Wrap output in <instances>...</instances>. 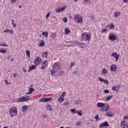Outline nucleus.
Wrapping results in <instances>:
<instances>
[{"label": "nucleus", "instance_id": "nucleus-1", "mask_svg": "<svg viewBox=\"0 0 128 128\" xmlns=\"http://www.w3.org/2000/svg\"><path fill=\"white\" fill-rule=\"evenodd\" d=\"M9 114L10 118H14L18 114V108L14 106H12L9 111Z\"/></svg>", "mask_w": 128, "mask_h": 128}, {"label": "nucleus", "instance_id": "nucleus-2", "mask_svg": "<svg viewBox=\"0 0 128 128\" xmlns=\"http://www.w3.org/2000/svg\"><path fill=\"white\" fill-rule=\"evenodd\" d=\"M74 20L76 24H81L82 22V17L78 14H76L74 16Z\"/></svg>", "mask_w": 128, "mask_h": 128}, {"label": "nucleus", "instance_id": "nucleus-3", "mask_svg": "<svg viewBox=\"0 0 128 128\" xmlns=\"http://www.w3.org/2000/svg\"><path fill=\"white\" fill-rule=\"evenodd\" d=\"M30 100V96H26V97L23 96L20 98H18L17 100L18 102H28Z\"/></svg>", "mask_w": 128, "mask_h": 128}, {"label": "nucleus", "instance_id": "nucleus-4", "mask_svg": "<svg viewBox=\"0 0 128 128\" xmlns=\"http://www.w3.org/2000/svg\"><path fill=\"white\" fill-rule=\"evenodd\" d=\"M116 38H118V36L116 35H114L112 33L108 34V40H110L114 42V40H116Z\"/></svg>", "mask_w": 128, "mask_h": 128}, {"label": "nucleus", "instance_id": "nucleus-5", "mask_svg": "<svg viewBox=\"0 0 128 128\" xmlns=\"http://www.w3.org/2000/svg\"><path fill=\"white\" fill-rule=\"evenodd\" d=\"M52 68L54 70H60V64L59 62H56L54 64Z\"/></svg>", "mask_w": 128, "mask_h": 128}, {"label": "nucleus", "instance_id": "nucleus-6", "mask_svg": "<svg viewBox=\"0 0 128 128\" xmlns=\"http://www.w3.org/2000/svg\"><path fill=\"white\" fill-rule=\"evenodd\" d=\"M50 100H52V98H43L40 102H50Z\"/></svg>", "mask_w": 128, "mask_h": 128}, {"label": "nucleus", "instance_id": "nucleus-7", "mask_svg": "<svg viewBox=\"0 0 128 128\" xmlns=\"http://www.w3.org/2000/svg\"><path fill=\"white\" fill-rule=\"evenodd\" d=\"M111 56H113V58H116V62L118 60V58H120V54H118L116 52L112 53Z\"/></svg>", "mask_w": 128, "mask_h": 128}, {"label": "nucleus", "instance_id": "nucleus-8", "mask_svg": "<svg viewBox=\"0 0 128 128\" xmlns=\"http://www.w3.org/2000/svg\"><path fill=\"white\" fill-rule=\"evenodd\" d=\"M110 110V106L108 104H104L103 108H102V112H108Z\"/></svg>", "mask_w": 128, "mask_h": 128}, {"label": "nucleus", "instance_id": "nucleus-9", "mask_svg": "<svg viewBox=\"0 0 128 128\" xmlns=\"http://www.w3.org/2000/svg\"><path fill=\"white\" fill-rule=\"evenodd\" d=\"M116 70H118L116 65L114 64L110 65V70H111V72H116Z\"/></svg>", "mask_w": 128, "mask_h": 128}, {"label": "nucleus", "instance_id": "nucleus-10", "mask_svg": "<svg viewBox=\"0 0 128 128\" xmlns=\"http://www.w3.org/2000/svg\"><path fill=\"white\" fill-rule=\"evenodd\" d=\"M34 62L35 64H36V66H38V64H40V62H42V59H40L38 57H36L34 60Z\"/></svg>", "mask_w": 128, "mask_h": 128}, {"label": "nucleus", "instance_id": "nucleus-11", "mask_svg": "<svg viewBox=\"0 0 128 128\" xmlns=\"http://www.w3.org/2000/svg\"><path fill=\"white\" fill-rule=\"evenodd\" d=\"M121 128H128V123H126V122L122 121L121 123Z\"/></svg>", "mask_w": 128, "mask_h": 128}, {"label": "nucleus", "instance_id": "nucleus-12", "mask_svg": "<svg viewBox=\"0 0 128 128\" xmlns=\"http://www.w3.org/2000/svg\"><path fill=\"white\" fill-rule=\"evenodd\" d=\"M109 126L110 124H108V122H105L100 124V128H103V126Z\"/></svg>", "mask_w": 128, "mask_h": 128}, {"label": "nucleus", "instance_id": "nucleus-13", "mask_svg": "<svg viewBox=\"0 0 128 128\" xmlns=\"http://www.w3.org/2000/svg\"><path fill=\"white\" fill-rule=\"evenodd\" d=\"M50 72H51V75L52 76H56V69H52L50 70Z\"/></svg>", "mask_w": 128, "mask_h": 128}, {"label": "nucleus", "instance_id": "nucleus-14", "mask_svg": "<svg viewBox=\"0 0 128 128\" xmlns=\"http://www.w3.org/2000/svg\"><path fill=\"white\" fill-rule=\"evenodd\" d=\"M96 106H98V108H100L101 110H102L103 107L104 106V104L102 102H98Z\"/></svg>", "mask_w": 128, "mask_h": 128}, {"label": "nucleus", "instance_id": "nucleus-15", "mask_svg": "<svg viewBox=\"0 0 128 128\" xmlns=\"http://www.w3.org/2000/svg\"><path fill=\"white\" fill-rule=\"evenodd\" d=\"M108 70H106V68H104L102 72H101V74L102 76H106V74H108Z\"/></svg>", "mask_w": 128, "mask_h": 128}, {"label": "nucleus", "instance_id": "nucleus-16", "mask_svg": "<svg viewBox=\"0 0 128 128\" xmlns=\"http://www.w3.org/2000/svg\"><path fill=\"white\" fill-rule=\"evenodd\" d=\"M77 46H78L80 48H84V45L86 44L84 43H82L80 42H76Z\"/></svg>", "mask_w": 128, "mask_h": 128}, {"label": "nucleus", "instance_id": "nucleus-17", "mask_svg": "<svg viewBox=\"0 0 128 128\" xmlns=\"http://www.w3.org/2000/svg\"><path fill=\"white\" fill-rule=\"evenodd\" d=\"M99 80H100V82H104V84H108V80H106L100 77H99Z\"/></svg>", "mask_w": 128, "mask_h": 128}, {"label": "nucleus", "instance_id": "nucleus-18", "mask_svg": "<svg viewBox=\"0 0 128 128\" xmlns=\"http://www.w3.org/2000/svg\"><path fill=\"white\" fill-rule=\"evenodd\" d=\"M34 91V89L32 88H29V92L26 93V94H32Z\"/></svg>", "mask_w": 128, "mask_h": 128}, {"label": "nucleus", "instance_id": "nucleus-19", "mask_svg": "<svg viewBox=\"0 0 128 128\" xmlns=\"http://www.w3.org/2000/svg\"><path fill=\"white\" fill-rule=\"evenodd\" d=\"M106 116H108L109 118H112L114 116V114L112 112H108L105 114Z\"/></svg>", "mask_w": 128, "mask_h": 128}, {"label": "nucleus", "instance_id": "nucleus-20", "mask_svg": "<svg viewBox=\"0 0 128 128\" xmlns=\"http://www.w3.org/2000/svg\"><path fill=\"white\" fill-rule=\"evenodd\" d=\"M58 102L60 103L62 102H64V98L62 97V96H60L58 99Z\"/></svg>", "mask_w": 128, "mask_h": 128}, {"label": "nucleus", "instance_id": "nucleus-21", "mask_svg": "<svg viewBox=\"0 0 128 128\" xmlns=\"http://www.w3.org/2000/svg\"><path fill=\"white\" fill-rule=\"evenodd\" d=\"M28 106L26 105H24L22 107V111L23 112H26V110H28Z\"/></svg>", "mask_w": 128, "mask_h": 128}, {"label": "nucleus", "instance_id": "nucleus-22", "mask_svg": "<svg viewBox=\"0 0 128 128\" xmlns=\"http://www.w3.org/2000/svg\"><path fill=\"white\" fill-rule=\"evenodd\" d=\"M118 90H120V87L118 86H114L112 88V90H116V92H118Z\"/></svg>", "mask_w": 128, "mask_h": 128}, {"label": "nucleus", "instance_id": "nucleus-23", "mask_svg": "<svg viewBox=\"0 0 128 128\" xmlns=\"http://www.w3.org/2000/svg\"><path fill=\"white\" fill-rule=\"evenodd\" d=\"M36 65H32V66H29V70H28V72H30V70H34L36 68Z\"/></svg>", "mask_w": 128, "mask_h": 128}, {"label": "nucleus", "instance_id": "nucleus-24", "mask_svg": "<svg viewBox=\"0 0 128 128\" xmlns=\"http://www.w3.org/2000/svg\"><path fill=\"white\" fill-rule=\"evenodd\" d=\"M4 32H8V34H14V30H4Z\"/></svg>", "mask_w": 128, "mask_h": 128}, {"label": "nucleus", "instance_id": "nucleus-25", "mask_svg": "<svg viewBox=\"0 0 128 128\" xmlns=\"http://www.w3.org/2000/svg\"><path fill=\"white\" fill-rule=\"evenodd\" d=\"M42 36H45V38H48V32H42Z\"/></svg>", "mask_w": 128, "mask_h": 128}, {"label": "nucleus", "instance_id": "nucleus-26", "mask_svg": "<svg viewBox=\"0 0 128 128\" xmlns=\"http://www.w3.org/2000/svg\"><path fill=\"white\" fill-rule=\"evenodd\" d=\"M86 40H87L88 41L90 40V34H88V33H86Z\"/></svg>", "mask_w": 128, "mask_h": 128}, {"label": "nucleus", "instance_id": "nucleus-27", "mask_svg": "<svg viewBox=\"0 0 128 128\" xmlns=\"http://www.w3.org/2000/svg\"><path fill=\"white\" fill-rule=\"evenodd\" d=\"M26 54L28 58H30V50H27L26 51Z\"/></svg>", "mask_w": 128, "mask_h": 128}, {"label": "nucleus", "instance_id": "nucleus-28", "mask_svg": "<svg viewBox=\"0 0 128 128\" xmlns=\"http://www.w3.org/2000/svg\"><path fill=\"white\" fill-rule=\"evenodd\" d=\"M86 32L82 34V40H86Z\"/></svg>", "mask_w": 128, "mask_h": 128}, {"label": "nucleus", "instance_id": "nucleus-29", "mask_svg": "<svg viewBox=\"0 0 128 128\" xmlns=\"http://www.w3.org/2000/svg\"><path fill=\"white\" fill-rule=\"evenodd\" d=\"M65 32V34H70V29L68 28H66L64 30Z\"/></svg>", "mask_w": 128, "mask_h": 128}, {"label": "nucleus", "instance_id": "nucleus-30", "mask_svg": "<svg viewBox=\"0 0 128 128\" xmlns=\"http://www.w3.org/2000/svg\"><path fill=\"white\" fill-rule=\"evenodd\" d=\"M48 54V52H44V54H42V58H46Z\"/></svg>", "mask_w": 128, "mask_h": 128}, {"label": "nucleus", "instance_id": "nucleus-31", "mask_svg": "<svg viewBox=\"0 0 128 128\" xmlns=\"http://www.w3.org/2000/svg\"><path fill=\"white\" fill-rule=\"evenodd\" d=\"M108 28H110V30H114V24H110L108 26Z\"/></svg>", "mask_w": 128, "mask_h": 128}, {"label": "nucleus", "instance_id": "nucleus-32", "mask_svg": "<svg viewBox=\"0 0 128 128\" xmlns=\"http://www.w3.org/2000/svg\"><path fill=\"white\" fill-rule=\"evenodd\" d=\"M70 112L72 114H77L78 113V110L74 108L70 110Z\"/></svg>", "mask_w": 128, "mask_h": 128}, {"label": "nucleus", "instance_id": "nucleus-33", "mask_svg": "<svg viewBox=\"0 0 128 128\" xmlns=\"http://www.w3.org/2000/svg\"><path fill=\"white\" fill-rule=\"evenodd\" d=\"M47 110H52V106L50 104H48L47 106Z\"/></svg>", "mask_w": 128, "mask_h": 128}, {"label": "nucleus", "instance_id": "nucleus-34", "mask_svg": "<svg viewBox=\"0 0 128 128\" xmlns=\"http://www.w3.org/2000/svg\"><path fill=\"white\" fill-rule=\"evenodd\" d=\"M50 36L52 38H56V33H52Z\"/></svg>", "mask_w": 128, "mask_h": 128}, {"label": "nucleus", "instance_id": "nucleus-35", "mask_svg": "<svg viewBox=\"0 0 128 128\" xmlns=\"http://www.w3.org/2000/svg\"><path fill=\"white\" fill-rule=\"evenodd\" d=\"M48 64H46L42 66L41 67V70H44V68H48Z\"/></svg>", "mask_w": 128, "mask_h": 128}, {"label": "nucleus", "instance_id": "nucleus-36", "mask_svg": "<svg viewBox=\"0 0 128 128\" xmlns=\"http://www.w3.org/2000/svg\"><path fill=\"white\" fill-rule=\"evenodd\" d=\"M0 52L2 54H6V50H5L4 49H0Z\"/></svg>", "mask_w": 128, "mask_h": 128}, {"label": "nucleus", "instance_id": "nucleus-37", "mask_svg": "<svg viewBox=\"0 0 128 128\" xmlns=\"http://www.w3.org/2000/svg\"><path fill=\"white\" fill-rule=\"evenodd\" d=\"M112 96H108L106 99V102H108V100H110L112 99Z\"/></svg>", "mask_w": 128, "mask_h": 128}, {"label": "nucleus", "instance_id": "nucleus-38", "mask_svg": "<svg viewBox=\"0 0 128 128\" xmlns=\"http://www.w3.org/2000/svg\"><path fill=\"white\" fill-rule=\"evenodd\" d=\"M77 114L80 116H82V110L77 111Z\"/></svg>", "mask_w": 128, "mask_h": 128}, {"label": "nucleus", "instance_id": "nucleus-39", "mask_svg": "<svg viewBox=\"0 0 128 128\" xmlns=\"http://www.w3.org/2000/svg\"><path fill=\"white\" fill-rule=\"evenodd\" d=\"M120 13L118 12H115L114 13V15L115 16L116 18H118V16H120Z\"/></svg>", "mask_w": 128, "mask_h": 128}, {"label": "nucleus", "instance_id": "nucleus-40", "mask_svg": "<svg viewBox=\"0 0 128 128\" xmlns=\"http://www.w3.org/2000/svg\"><path fill=\"white\" fill-rule=\"evenodd\" d=\"M66 8V6H64L63 7L60 8V10H61V12H64Z\"/></svg>", "mask_w": 128, "mask_h": 128}, {"label": "nucleus", "instance_id": "nucleus-41", "mask_svg": "<svg viewBox=\"0 0 128 128\" xmlns=\"http://www.w3.org/2000/svg\"><path fill=\"white\" fill-rule=\"evenodd\" d=\"M94 118H96V120H100V117L98 116V115H96L94 116Z\"/></svg>", "mask_w": 128, "mask_h": 128}, {"label": "nucleus", "instance_id": "nucleus-42", "mask_svg": "<svg viewBox=\"0 0 128 128\" xmlns=\"http://www.w3.org/2000/svg\"><path fill=\"white\" fill-rule=\"evenodd\" d=\"M70 102L67 100L66 102H65L64 104V106H68L70 105Z\"/></svg>", "mask_w": 128, "mask_h": 128}, {"label": "nucleus", "instance_id": "nucleus-43", "mask_svg": "<svg viewBox=\"0 0 128 128\" xmlns=\"http://www.w3.org/2000/svg\"><path fill=\"white\" fill-rule=\"evenodd\" d=\"M66 92H63L60 96H62V98H64V96H66Z\"/></svg>", "mask_w": 128, "mask_h": 128}, {"label": "nucleus", "instance_id": "nucleus-44", "mask_svg": "<svg viewBox=\"0 0 128 128\" xmlns=\"http://www.w3.org/2000/svg\"><path fill=\"white\" fill-rule=\"evenodd\" d=\"M50 12H49L46 15V19L48 20V18H50Z\"/></svg>", "mask_w": 128, "mask_h": 128}, {"label": "nucleus", "instance_id": "nucleus-45", "mask_svg": "<svg viewBox=\"0 0 128 128\" xmlns=\"http://www.w3.org/2000/svg\"><path fill=\"white\" fill-rule=\"evenodd\" d=\"M76 104H80V100H77L76 102H75Z\"/></svg>", "mask_w": 128, "mask_h": 128}, {"label": "nucleus", "instance_id": "nucleus-46", "mask_svg": "<svg viewBox=\"0 0 128 128\" xmlns=\"http://www.w3.org/2000/svg\"><path fill=\"white\" fill-rule=\"evenodd\" d=\"M64 22H68V18H65L63 19Z\"/></svg>", "mask_w": 128, "mask_h": 128}, {"label": "nucleus", "instance_id": "nucleus-47", "mask_svg": "<svg viewBox=\"0 0 128 128\" xmlns=\"http://www.w3.org/2000/svg\"><path fill=\"white\" fill-rule=\"evenodd\" d=\"M71 68H72V66H76V62H72L70 64Z\"/></svg>", "mask_w": 128, "mask_h": 128}, {"label": "nucleus", "instance_id": "nucleus-48", "mask_svg": "<svg viewBox=\"0 0 128 128\" xmlns=\"http://www.w3.org/2000/svg\"><path fill=\"white\" fill-rule=\"evenodd\" d=\"M76 126H80V124H82V122H76Z\"/></svg>", "mask_w": 128, "mask_h": 128}, {"label": "nucleus", "instance_id": "nucleus-49", "mask_svg": "<svg viewBox=\"0 0 128 128\" xmlns=\"http://www.w3.org/2000/svg\"><path fill=\"white\" fill-rule=\"evenodd\" d=\"M123 120H128V116H124Z\"/></svg>", "mask_w": 128, "mask_h": 128}, {"label": "nucleus", "instance_id": "nucleus-50", "mask_svg": "<svg viewBox=\"0 0 128 128\" xmlns=\"http://www.w3.org/2000/svg\"><path fill=\"white\" fill-rule=\"evenodd\" d=\"M0 46H6V48H8V44H0Z\"/></svg>", "mask_w": 128, "mask_h": 128}, {"label": "nucleus", "instance_id": "nucleus-51", "mask_svg": "<svg viewBox=\"0 0 128 128\" xmlns=\"http://www.w3.org/2000/svg\"><path fill=\"white\" fill-rule=\"evenodd\" d=\"M104 94H108V92H110V90H104Z\"/></svg>", "mask_w": 128, "mask_h": 128}, {"label": "nucleus", "instance_id": "nucleus-52", "mask_svg": "<svg viewBox=\"0 0 128 128\" xmlns=\"http://www.w3.org/2000/svg\"><path fill=\"white\" fill-rule=\"evenodd\" d=\"M56 12H58H58H62V11L60 10V8H57V9L56 10Z\"/></svg>", "mask_w": 128, "mask_h": 128}, {"label": "nucleus", "instance_id": "nucleus-53", "mask_svg": "<svg viewBox=\"0 0 128 128\" xmlns=\"http://www.w3.org/2000/svg\"><path fill=\"white\" fill-rule=\"evenodd\" d=\"M106 30H108L104 28V29H102V32L104 33V32H106Z\"/></svg>", "mask_w": 128, "mask_h": 128}, {"label": "nucleus", "instance_id": "nucleus-54", "mask_svg": "<svg viewBox=\"0 0 128 128\" xmlns=\"http://www.w3.org/2000/svg\"><path fill=\"white\" fill-rule=\"evenodd\" d=\"M90 20H94V16H90Z\"/></svg>", "mask_w": 128, "mask_h": 128}, {"label": "nucleus", "instance_id": "nucleus-55", "mask_svg": "<svg viewBox=\"0 0 128 128\" xmlns=\"http://www.w3.org/2000/svg\"><path fill=\"white\" fill-rule=\"evenodd\" d=\"M44 42H42L40 43V46H44Z\"/></svg>", "mask_w": 128, "mask_h": 128}, {"label": "nucleus", "instance_id": "nucleus-56", "mask_svg": "<svg viewBox=\"0 0 128 128\" xmlns=\"http://www.w3.org/2000/svg\"><path fill=\"white\" fill-rule=\"evenodd\" d=\"M48 60L44 61V62H43L42 64H48Z\"/></svg>", "mask_w": 128, "mask_h": 128}, {"label": "nucleus", "instance_id": "nucleus-57", "mask_svg": "<svg viewBox=\"0 0 128 128\" xmlns=\"http://www.w3.org/2000/svg\"><path fill=\"white\" fill-rule=\"evenodd\" d=\"M18 76V74L14 73L13 75L14 78H16Z\"/></svg>", "mask_w": 128, "mask_h": 128}, {"label": "nucleus", "instance_id": "nucleus-58", "mask_svg": "<svg viewBox=\"0 0 128 128\" xmlns=\"http://www.w3.org/2000/svg\"><path fill=\"white\" fill-rule=\"evenodd\" d=\"M5 82L7 86L8 85V80H5Z\"/></svg>", "mask_w": 128, "mask_h": 128}, {"label": "nucleus", "instance_id": "nucleus-59", "mask_svg": "<svg viewBox=\"0 0 128 128\" xmlns=\"http://www.w3.org/2000/svg\"><path fill=\"white\" fill-rule=\"evenodd\" d=\"M22 70H23V72H26V68H23Z\"/></svg>", "mask_w": 128, "mask_h": 128}, {"label": "nucleus", "instance_id": "nucleus-60", "mask_svg": "<svg viewBox=\"0 0 128 128\" xmlns=\"http://www.w3.org/2000/svg\"><path fill=\"white\" fill-rule=\"evenodd\" d=\"M10 0L12 3L16 2V0Z\"/></svg>", "mask_w": 128, "mask_h": 128}, {"label": "nucleus", "instance_id": "nucleus-61", "mask_svg": "<svg viewBox=\"0 0 128 128\" xmlns=\"http://www.w3.org/2000/svg\"><path fill=\"white\" fill-rule=\"evenodd\" d=\"M12 20V24H14V20Z\"/></svg>", "mask_w": 128, "mask_h": 128}, {"label": "nucleus", "instance_id": "nucleus-62", "mask_svg": "<svg viewBox=\"0 0 128 128\" xmlns=\"http://www.w3.org/2000/svg\"><path fill=\"white\" fill-rule=\"evenodd\" d=\"M12 24V26H13V28H16V24Z\"/></svg>", "mask_w": 128, "mask_h": 128}, {"label": "nucleus", "instance_id": "nucleus-63", "mask_svg": "<svg viewBox=\"0 0 128 128\" xmlns=\"http://www.w3.org/2000/svg\"><path fill=\"white\" fill-rule=\"evenodd\" d=\"M124 2H128V0H123Z\"/></svg>", "mask_w": 128, "mask_h": 128}, {"label": "nucleus", "instance_id": "nucleus-64", "mask_svg": "<svg viewBox=\"0 0 128 128\" xmlns=\"http://www.w3.org/2000/svg\"><path fill=\"white\" fill-rule=\"evenodd\" d=\"M64 71H60V74H64Z\"/></svg>", "mask_w": 128, "mask_h": 128}]
</instances>
